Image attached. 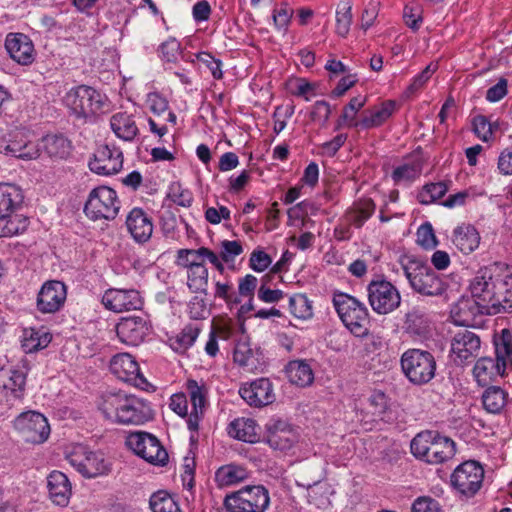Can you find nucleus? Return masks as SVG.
<instances>
[{
    "label": "nucleus",
    "instance_id": "423d86ee",
    "mask_svg": "<svg viewBox=\"0 0 512 512\" xmlns=\"http://www.w3.org/2000/svg\"><path fill=\"white\" fill-rule=\"evenodd\" d=\"M403 374L414 385L428 384L436 375V359L434 355L417 348L406 350L400 358Z\"/></svg>",
    "mask_w": 512,
    "mask_h": 512
},
{
    "label": "nucleus",
    "instance_id": "2eb2a0df",
    "mask_svg": "<svg viewBox=\"0 0 512 512\" xmlns=\"http://www.w3.org/2000/svg\"><path fill=\"white\" fill-rule=\"evenodd\" d=\"M110 371L120 380L144 389L147 380L140 372L139 364L129 353H119L110 361Z\"/></svg>",
    "mask_w": 512,
    "mask_h": 512
},
{
    "label": "nucleus",
    "instance_id": "a878e982",
    "mask_svg": "<svg viewBox=\"0 0 512 512\" xmlns=\"http://www.w3.org/2000/svg\"><path fill=\"white\" fill-rule=\"evenodd\" d=\"M506 363L491 357H481L473 368V375L480 386H487L496 381L497 377L504 376Z\"/></svg>",
    "mask_w": 512,
    "mask_h": 512
},
{
    "label": "nucleus",
    "instance_id": "9b49d317",
    "mask_svg": "<svg viewBox=\"0 0 512 512\" xmlns=\"http://www.w3.org/2000/svg\"><path fill=\"white\" fill-rule=\"evenodd\" d=\"M66 459L86 478H95L110 471L109 465L101 453L93 452L82 444L75 445L66 455Z\"/></svg>",
    "mask_w": 512,
    "mask_h": 512
},
{
    "label": "nucleus",
    "instance_id": "37998d69",
    "mask_svg": "<svg viewBox=\"0 0 512 512\" xmlns=\"http://www.w3.org/2000/svg\"><path fill=\"white\" fill-rule=\"evenodd\" d=\"M366 97L365 96H356L353 97L349 103L344 107L342 116L338 121L337 128L341 127L343 124L348 127L360 128L358 125V121H356V115L358 111L365 105Z\"/></svg>",
    "mask_w": 512,
    "mask_h": 512
},
{
    "label": "nucleus",
    "instance_id": "6e6d98bb",
    "mask_svg": "<svg viewBox=\"0 0 512 512\" xmlns=\"http://www.w3.org/2000/svg\"><path fill=\"white\" fill-rule=\"evenodd\" d=\"M380 10V2L378 0H370L365 5L360 17V29L366 32L371 28L378 17Z\"/></svg>",
    "mask_w": 512,
    "mask_h": 512
},
{
    "label": "nucleus",
    "instance_id": "8fccbe9b",
    "mask_svg": "<svg viewBox=\"0 0 512 512\" xmlns=\"http://www.w3.org/2000/svg\"><path fill=\"white\" fill-rule=\"evenodd\" d=\"M187 390L190 395L192 410L200 411L203 414L206 405V396L208 390L204 384L200 385L196 380L190 379L187 381Z\"/></svg>",
    "mask_w": 512,
    "mask_h": 512
},
{
    "label": "nucleus",
    "instance_id": "6e6552de",
    "mask_svg": "<svg viewBox=\"0 0 512 512\" xmlns=\"http://www.w3.org/2000/svg\"><path fill=\"white\" fill-rule=\"evenodd\" d=\"M126 445L137 456L155 466H164L168 462V453L159 439L144 431L131 432L126 437Z\"/></svg>",
    "mask_w": 512,
    "mask_h": 512
},
{
    "label": "nucleus",
    "instance_id": "e2e57ef3",
    "mask_svg": "<svg viewBox=\"0 0 512 512\" xmlns=\"http://www.w3.org/2000/svg\"><path fill=\"white\" fill-rule=\"evenodd\" d=\"M249 261L250 267L256 272H263L272 262L271 257L263 250H254Z\"/></svg>",
    "mask_w": 512,
    "mask_h": 512
},
{
    "label": "nucleus",
    "instance_id": "69168bd1",
    "mask_svg": "<svg viewBox=\"0 0 512 512\" xmlns=\"http://www.w3.org/2000/svg\"><path fill=\"white\" fill-rule=\"evenodd\" d=\"M242 251V246L238 241L225 240L222 242L221 259L226 263L233 262Z\"/></svg>",
    "mask_w": 512,
    "mask_h": 512
},
{
    "label": "nucleus",
    "instance_id": "09e8293b",
    "mask_svg": "<svg viewBox=\"0 0 512 512\" xmlns=\"http://www.w3.org/2000/svg\"><path fill=\"white\" fill-rule=\"evenodd\" d=\"M203 250H206V247L178 250L176 264L187 269L203 264L205 262Z\"/></svg>",
    "mask_w": 512,
    "mask_h": 512
},
{
    "label": "nucleus",
    "instance_id": "052dcab7",
    "mask_svg": "<svg viewBox=\"0 0 512 512\" xmlns=\"http://www.w3.org/2000/svg\"><path fill=\"white\" fill-rule=\"evenodd\" d=\"M412 512H440L441 507L437 500L429 496H421L414 500Z\"/></svg>",
    "mask_w": 512,
    "mask_h": 512
},
{
    "label": "nucleus",
    "instance_id": "b1692460",
    "mask_svg": "<svg viewBox=\"0 0 512 512\" xmlns=\"http://www.w3.org/2000/svg\"><path fill=\"white\" fill-rule=\"evenodd\" d=\"M0 153L23 160H32L39 156V149L25 137L23 132H16L10 135L8 140L0 143Z\"/></svg>",
    "mask_w": 512,
    "mask_h": 512
},
{
    "label": "nucleus",
    "instance_id": "5fc2aeb1",
    "mask_svg": "<svg viewBox=\"0 0 512 512\" xmlns=\"http://www.w3.org/2000/svg\"><path fill=\"white\" fill-rule=\"evenodd\" d=\"M168 197L177 205L190 207L193 202V194L184 188L179 182H172L169 186Z\"/></svg>",
    "mask_w": 512,
    "mask_h": 512
},
{
    "label": "nucleus",
    "instance_id": "a19ab883",
    "mask_svg": "<svg viewBox=\"0 0 512 512\" xmlns=\"http://www.w3.org/2000/svg\"><path fill=\"white\" fill-rule=\"evenodd\" d=\"M247 478L244 468L234 465L220 467L215 473V481L219 487L230 486Z\"/></svg>",
    "mask_w": 512,
    "mask_h": 512
},
{
    "label": "nucleus",
    "instance_id": "0e129e2a",
    "mask_svg": "<svg viewBox=\"0 0 512 512\" xmlns=\"http://www.w3.org/2000/svg\"><path fill=\"white\" fill-rule=\"evenodd\" d=\"M473 127L475 134L482 140V141H489L492 137V128L491 124L484 116H477L473 120Z\"/></svg>",
    "mask_w": 512,
    "mask_h": 512
},
{
    "label": "nucleus",
    "instance_id": "a211bd4d",
    "mask_svg": "<svg viewBox=\"0 0 512 512\" xmlns=\"http://www.w3.org/2000/svg\"><path fill=\"white\" fill-rule=\"evenodd\" d=\"M105 308L114 312H123L140 309L142 298L137 290L108 289L102 296Z\"/></svg>",
    "mask_w": 512,
    "mask_h": 512
},
{
    "label": "nucleus",
    "instance_id": "6ab92c4d",
    "mask_svg": "<svg viewBox=\"0 0 512 512\" xmlns=\"http://www.w3.org/2000/svg\"><path fill=\"white\" fill-rule=\"evenodd\" d=\"M123 165V155L119 149L101 146L94 153V159L89 162L92 172L99 175H113L118 173Z\"/></svg>",
    "mask_w": 512,
    "mask_h": 512
},
{
    "label": "nucleus",
    "instance_id": "bb28decb",
    "mask_svg": "<svg viewBox=\"0 0 512 512\" xmlns=\"http://www.w3.org/2000/svg\"><path fill=\"white\" fill-rule=\"evenodd\" d=\"M24 196L15 185L0 183V221L7 220L21 209Z\"/></svg>",
    "mask_w": 512,
    "mask_h": 512
},
{
    "label": "nucleus",
    "instance_id": "7c9ffc66",
    "mask_svg": "<svg viewBox=\"0 0 512 512\" xmlns=\"http://www.w3.org/2000/svg\"><path fill=\"white\" fill-rule=\"evenodd\" d=\"M480 233L475 226H457L452 235V242L463 254H470L480 244Z\"/></svg>",
    "mask_w": 512,
    "mask_h": 512
},
{
    "label": "nucleus",
    "instance_id": "473e14b6",
    "mask_svg": "<svg viewBox=\"0 0 512 512\" xmlns=\"http://www.w3.org/2000/svg\"><path fill=\"white\" fill-rule=\"evenodd\" d=\"M228 434L240 441L256 443L259 440L258 425L251 418H237L228 426Z\"/></svg>",
    "mask_w": 512,
    "mask_h": 512
},
{
    "label": "nucleus",
    "instance_id": "7ed1b4c3",
    "mask_svg": "<svg viewBox=\"0 0 512 512\" xmlns=\"http://www.w3.org/2000/svg\"><path fill=\"white\" fill-rule=\"evenodd\" d=\"M411 453L429 464H441L451 459L456 452L452 439L437 431L426 430L418 433L411 441Z\"/></svg>",
    "mask_w": 512,
    "mask_h": 512
},
{
    "label": "nucleus",
    "instance_id": "f8f14e48",
    "mask_svg": "<svg viewBox=\"0 0 512 512\" xmlns=\"http://www.w3.org/2000/svg\"><path fill=\"white\" fill-rule=\"evenodd\" d=\"M367 292L369 304L378 314H388L398 308L401 303L398 289L387 280L370 282Z\"/></svg>",
    "mask_w": 512,
    "mask_h": 512
},
{
    "label": "nucleus",
    "instance_id": "c03bdc74",
    "mask_svg": "<svg viewBox=\"0 0 512 512\" xmlns=\"http://www.w3.org/2000/svg\"><path fill=\"white\" fill-rule=\"evenodd\" d=\"M290 313L295 319L305 321L313 317L311 302L305 294L297 293L290 296Z\"/></svg>",
    "mask_w": 512,
    "mask_h": 512
},
{
    "label": "nucleus",
    "instance_id": "680f3d73",
    "mask_svg": "<svg viewBox=\"0 0 512 512\" xmlns=\"http://www.w3.org/2000/svg\"><path fill=\"white\" fill-rule=\"evenodd\" d=\"M331 108L326 101H317L312 108L311 118L320 125H325L330 117Z\"/></svg>",
    "mask_w": 512,
    "mask_h": 512
},
{
    "label": "nucleus",
    "instance_id": "58836bf2",
    "mask_svg": "<svg viewBox=\"0 0 512 512\" xmlns=\"http://www.w3.org/2000/svg\"><path fill=\"white\" fill-rule=\"evenodd\" d=\"M449 190V182L439 181L427 183L418 191L417 200L421 204H432L441 199Z\"/></svg>",
    "mask_w": 512,
    "mask_h": 512
},
{
    "label": "nucleus",
    "instance_id": "338daca9",
    "mask_svg": "<svg viewBox=\"0 0 512 512\" xmlns=\"http://www.w3.org/2000/svg\"><path fill=\"white\" fill-rule=\"evenodd\" d=\"M162 58L167 62H174L180 53V43L176 39H169L160 46Z\"/></svg>",
    "mask_w": 512,
    "mask_h": 512
},
{
    "label": "nucleus",
    "instance_id": "79ce46f5",
    "mask_svg": "<svg viewBox=\"0 0 512 512\" xmlns=\"http://www.w3.org/2000/svg\"><path fill=\"white\" fill-rule=\"evenodd\" d=\"M52 340V336L48 332H41L34 329L25 331L22 340V348L25 353L37 352L46 348Z\"/></svg>",
    "mask_w": 512,
    "mask_h": 512
},
{
    "label": "nucleus",
    "instance_id": "ea45409f",
    "mask_svg": "<svg viewBox=\"0 0 512 512\" xmlns=\"http://www.w3.org/2000/svg\"><path fill=\"white\" fill-rule=\"evenodd\" d=\"M483 188L471 186L465 190L449 195L441 204L446 208H455L465 205L467 202L475 201L477 198L485 196Z\"/></svg>",
    "mask_w": 512,
    "mask_h": 512
},
{
    "label": "nucleus",
    "instance_id": "49530a36",
    "mask_svg": "<svg viewBox=\"0 0 512 512\" xmlns=\"http://www.w3.org/2000/svg\"><path fill=\"white\" fill-rule=\"evenodd\" d=\"M149 505L153 512H181L178 503L165 491L152 494Z\"/></svg>",
    "mask_w": 512,
    "mask_h": 512
},
{
    "label": "nucleus",
    "instance_id": "de8ad7c7",
    "mask_svg": "<svg viewBox=\"0 0 512 512\" xmlns=\"http://www.w3.org/2000/svg\"><path fill=\"white\" fill-rule=\"evenodd\" d=\"M188 287L194 292H205L208 284V270L204 263L188 269Z\"/></svg>",
    "mask_w": 512,
    "mask_h": 512
},
{
    "label": "nucleus",
    "instance_id": "4c0bfd02",
    "mask_svg": "<svg viewBox=\"0 0 512 512\" xmlns=\"http://www.w3.org/2000/svg\"><path fill=\"white\" fill-rule=\"evenodd\" d=\"M200 333V328L195 324H189L177 334L169 339L170 347L177 353L186 352L195 342Z\"/></svg>",
    "mask_w": 512,
    "mask_h": 512
},
{
    "label": "nucleus",
    "instance_id": "5701e85b",
    "mask_svg": "<svg viewBox=\"0 0 512 512\" xmlns=\"http://www.w3.org/2000/svg\"><path fill=\"white\" fill-rule=\"evenodd\" d=\"M146 321L141 317L123 318L116 326L120 341L131 346L142 343L148 334Z\"/></svg>",
    "mask_w": 512,
    "mask_h": 512
},
{
    "label": "nucleus",
    "instance_id": "72a5a7b5",
    "mask_svg": "<svg viewBox=\"0 0 512 512\" xmlns=\"http://www.w3.org/2000/svg\"><path fill=\"white\" fill-rule=\"evenodd\" d=\"M267 443L274 450L284 451L288 445V422L271 418L266 424Z\"/></svg>",
    "mask_w": 512,
    "mask_h": 512
},
{
    "label": "nucleus",
    "instance_id": "412c9836",
    "mask_svg": "<svg viewBox=\"0 0 512 512\" xmlns=\"http://www.w3.org/2000/svg\"><path fill=\"white\" fill-rule=\"evenodd\" d=\"M5 49L20 65H30L34 61V45L25 34L9 33L5 39Z\"/></svg>",
    "mask_w": 512,
    "mask_h": 512
},
{
    "label": "nucleus",
    "instance_id": "1a4fd4ad",
    "mask_svg": "<svg viewBox=\"0 0 512 512\" xmlns=\"http://www.w3.org/2000/svg\"><path fill=\"white\" fill-rule=\"evenodd\" d=\"M119 208L115 190L107 186H101L90 192L85 203L84 212L92 221H111L118 214Z\"/></svg>",
    "mask_w": 512,
    "mask_h": 512
},
{
    "label": "nucleus",
    "instance_id": "f257e3e1",
    "mask_svg": "<svg viewBox=\"0 0 512 512\" xmlns=\"http://www.w3.org/2000/svg\"><path fill=\"white\" fill-rule=\"evenodd\" d=\"M469 288L477 313H512V266L494 262L479 269Z\"/></svg>",
    "mask_w": 512,
    "mask_h": 512
},
{
    "label": "nucleus",
    "instance_id": "a18cd8bd",
    "mask_svg": "<svg viewBox=\"0 0 512 512\" xmlns=\"http://www.w3.org/2000/svg\"><path fill=\"white\" fill-rule=\"evenodd\" d=\"M233 359L247 372H252L257 367V359L248 343L240 342L235 346Z\"/></svg>",
    "mask_w": 512,
    "mask_h": 512
},
{
    "label": "nucleus",
    "instance_id": "ddd939ff",
    "mask_svg": "<svg viewBox=\"0 0 512 512\" xmlns=\"http://www.w3.org/2000/svg\"><path fill=\"white\" fill-rule=\"evenodd\" d=\"M484 469L479 462L470 460L461 463L451 475L452 486L461 494L474 496L482 486Z\"/></svg>",
    "mask_w": 512,
    "mask_h": 512
},
{
    "label": "nucleus",
    "instance_id": "e433bc0d",
    "mask_svg": "<svg viewBox=\"0 0 512 512\" xmlns=\"http://www.w3.org/2000/svg\"><path fill=\"white\" fill-rule=\"evenodd\" d=\"M507 394L499 386H489L482 395L484 409L491 414H498L506 404Z\"/></svg>",
    "mask_w": 512,
    "mask_h": 512
},
{
    "label": "nucleus",
    "instance_id": "bf43d9fd",
    "mask_svg": "<svg viewBox=\"0 0 512 512\" xmlns=\"http://www.w3.org/2000/svg\"><path fill=\"white\" fill-rule=\"evenodd\" d=\"M197 60L209 69L213 78L221 79L223 77L222 62L219 59L214 58L210 53H199L197 55Z\"/></svg>",
    "mask_w": 512,
    "mask_h": 512
},
{
    "label": "nucleus",
    "instance_id": "4be33fe9",
    "mask_svg": "<svg viewBox=\"0 0 512 512\" xmlns=\"http://www.w3.org/2000/svg\"><path fill=\"white\" fill-rule=\"evenodd\" d=\"M25 375L18 370H0V404H12L22 396Z\"/></svg>",
    "mask_w": 512,
    "mask_h": 512
},
{
    "label": "nucleus",
    "instance_id": "f704fd0d",
    "mask_svg": "<svg viewBox=\"0 0 512 512\" xmlns=\"http://www.w3.org/2000/svg\"><path fill=\"white\" fill-rule=\"evenodd\" d=\"M352 21V2L350 0L340 1L335 12V33L339 37L346 38L350 32Z\"/></svg>",
    "mask_w": 512,
    "mask_h": 512
},
{
    "label": "nucleus",
    "instance_id": "4d7b16f0",
    "mask_svg": "<svg viewBox=\"0 0 512 512\" xmlns=\"http://www.w3.org/2000/svg\"><path fill=\"white\" fill-rule=\"evenodd\" d=\"M406 329L414 334L421 335L426 329V320L424 314L413 310L406 315Z\"/></svg>",
    "mask_w": 512,
    "mask_h": 512
},
{
    "label": "nucleus",
    "instance_id": "f03ea898",
    "mask_svg": "<svg viewBox=\"0 0 512 512\" xmlns=\"http://www.w3.org/2000/svg\"><path fill=\"white\" fill-rule=\"evenodd\" d=\"M100 410L106 419L123 425H141L153 418L150 404L122 391L103 395Z\"/></svg>",
    "mask_w": 512,
    "mask_h": 512
},
{
    "label": "nucleus",
    "instance_id": "9d476101",
    "mask_svg": "<svg viewBox=\"0 0 512 512\" xmlns=\"http://www.w3.org/2000/svg\"><path fill=\"white\" fill-rule=\"evenodd\" d=\"M105 97L93 87L79 85L67 92L64 101L78 118L95 115L104 105Z\"/></svg>",
    "mask_w": 512,
    "mask_h": 512
},
{
    "label": "nucleus",
    "instance_id": "0eeeda50",
    "mask_svg": "<svg viewBox=\"0 0 512 512\" xmlns=\"http://www.w3.org/2000/svg\"><path fill=\"white\" fill-rule=\"evenodd\" d=\"M269 503L268 490L262 485L246 486L224 499L229 512H264Z\"/></svg>",
    "mask_w": 512,
    "mask_h": 512
},
{
    "label": "nucleus",
    "instance_id": "13d9d810",
    "mask_svg": "<svg viewBox=\"0 0 512 512\" xmlns=\"http://www.w3.org/2000/svg\"><path fill=\"white\" fill-rule=\"evenodd\" d=\"M416 235L417 244L424 249H433L438 244L433 226H419Z\"/></svg>",
    "mask_w": 512,
    "mask_h": 512
},
{
    "label": "nucleus",
    "instance_id": "3c124183",
    "mask_svg": "<svg viewBox=\"0 0 512 512\" xmlns=\"http://www.w3.org/2000/svg\"><path fill=\"white\" fill-rule=\"evenodd\" d=\"M436 70L437 64L430 63L427 65L419 74L413 77L410 85L404 92L405 96L411 97L412 95L419 92L426 85Z\"/></svg>",
    "mask_w": 512,
    "mask_h": 512
},
{
    "label": "nucleus",
    "instance_id": "c756f323",
    "mask_svg": "<svg viewBox=\"0 0 512 512\" xmlns=\"http://www.w3.org/2000/svg\"><path fill=\"white\" fill-rule=\"evenodd\" d=\"M44 153L53 160L67 159L72 151L71 141L62 134L46 135L42 138Z\"/></svg>",
    "mask_w": 512,
    "mask_h": 512
},
{
    "label": "nucleus",
    "instance_id": "4468645a",
    "mask_svg": "<svg viewBox=\"0 0 512 512\" xmlns=\"http://www.w3.org/2000/svg\"><path fill=\"white\" fill-rule=\"evenodd\" d=\"M15 426L22 434L24 441L33 444L43 443L50 434V426L45 416L34 411L18 416Z\"/></svg>",
    "mask_w": 512,
    "mask_h": 512
},
{
    "label": "nucleus",
    "instance_id": "393cba45",
    "mask_svg": "<svg viewBox=\"0 0 512 512\" xmlns=\"http://www.w3.org/2000/svg\"><path fill=\"white\" fill-rule=\"evenodd\" d=\"M422 170V160L418 156H411L394 166L390 177L395 186L409 187L420 177Z\"/></svg>",
    "mask_w": 512,
    "mask_h": 512
},
{
    "label": "nucleus",
    "instance_id": "603ef678",
    "mask_svg": "<svg viewBox=\"0 0 512 512\" xmlns=\"http://www.w3.org/2000/svg\"><path fill=\"white\" fill-rule=\"evenodd\" d=\"M496 359L507 364V360L512 365V334L509 330H502L501 337L495 341Z\"/></svg>",
    "mask_w": 512,
    "mask_h": 512
},
{
    "label": "nucleus",
    "instance_id": "774afa93",
    "mask_svg": "<svg viewBox=\"0 0 512 512\" xmlns=\"http://www.w3.org/2000/svg\"><path fill=\"white\" fill-rule=\"evenodd\" d=\"M497 168L502 175H512V149H504L500 153Z\"/></svg>",
    "mask_w": 512,
    "mask_h": 512
},
{
    "label": "nucleus",
    "instance_id": "cd10ccee",
    "mask_svg": "<svg viewBox=\"0 0 512 512\" xmlns=\"http://www.w3.org/2000/svg\"><path fill=\"white\" fill-rule=\"evenodd\" d=\"M50 499L59 506H66L71 496V483L61 471L54 470L47 477Z\"/></svg>",
    "mask_w": 512,
    "mask_h": 512
},
{
    "label": "nucleus",
    "instance_id": "aec40b11",
    "mask_svg": "<svg viewBox=\"0 0 512 512\" xmlns=\"http://www.w3.org/2000/svg\"><path fill=\"white\" fill-rule=\"evenodd\" d=\"M239 394L247 404L254 407H263L275 400L272 384L267 378H259L243 385Z\"/></svg>",
    "mask_w": 512,
    "mask_h": 512
},
{
    "label": "nucleus",
    "instance_id": "c9c22d12",
    "mask_svg": "<svg viewBox=\"0 0 512 512\" xmlns=\"http://www.w3.org/2000/svg\"><path fill=\"white\" fill-rule=\"evenodd\" d=\"M314 381L311 366L303 360L290 361V384L298 387H307Z\"/></svg>",
    "mask_w": 512,
    "mask_h": 512
},
{
    "label": "nucleus",
    "instance_id": "f3484780",
    "mask_svg": "<svg viewBox=\"0 0 512 512\" xmlns=\"http://www.w3.org/2000/svg\"><path fill=\"white\" fill-rule=\"evenodd\" d=\"M67 289L63 282L50 280L45 282L38 295L36 306L41 313H55L64 305Z\"/></svg>",
    "mask_w": 512,
    "mask_h": 512
},
{
    "label": "nucleus",
    "instance_id": "864d4df0",
    "mask_svg": "<svg viewBox=\"0 0 512 512\" xmlns=\"http://www.w3.org/2000/svg\"><path fill=\"white\" fill-rule=\"evenodd\" d=\"M375 205L371 200H363L354 204L348 212L349 221L357 224L367 221L373 214Z\"/></svg>",
    "mask_w": 512,
    "mask_h": 512
},
{
    "label": "nucleus",
    "instance_id": "dca6fc26",
    "mask_svg": "<svg viewBox=\"0 0 512 512\" xmlns=\"http://www.w3.org/2000/svg\"><path fill=\"white\" fill-rule=\"evenodd\" d=\"M480 348V337L467 329L457 332L451 340V352L457 365H463L476 358Z\"/></svg>",
    "mask_w": 512,
    "mask_h": 512
},
{
    "label": "nucleus",
    "instance_id": "20e7f679",
    "mask_svg": "<svg viewBox=\"0 0 512 512\" xmlns=\"http://www.w3.org/2000/svg\"><path fill=\"white\" fill-rule=\"evenodd\" d=\"M410 287L424 296H440L447 288L445 281L426 263L407 257L401 261Z\"/></svg>",
    "mask_w": 512,
    "mask_h": 512
},
{
    "label": "nucleus",
    "instance_id": "c85d7f7f",
    "mask_svg": "<svg viewBox=\"0 0 512 512\" xmlns=\"http://www.w3.org/2000/svg\"><path fill=\"white\" fill-rule=\"evenodd\" d=\"M395 108V101L387 100L379 106L365 111L362 118L358 121L360 129L368 130L383 125L392 116Z\"/></svg>",
    "mask_w": 512,
    "mask_h": 512
},
{
    "label": "nucleus",
    "instance_id": "39448f33",
    "mask_svg": "<svg viewBox=\"0 0 512 512\" xmlns=\"http://www.w3.org/2000/svg\"><path fill=\"white\" fill-rule=\"evenodd\" d=\"M333 305L341 321L353 335L356 337L368 335L369 312L362 302L346 293H338L333 297Z\"/></svg>",
    "mask_w": 512,
    "mask_h": 512
},
{
    "label": "nucleus",
    "instance_id": "2f4dec72",
    "mask_svg": "<svg viewBox=\"0 0 512 512\" xmlns=\"http://www.w3.org/2000/svg\"><path fill=\"white\" fill-rule=\"evenodd\" d=\"M110 126L115 135L124 141H132L139 132L134 116L127 112L112 115Z\"/></svg>",
    "mask_w": 512,
    "mask_h": 512
}]
</instances>
